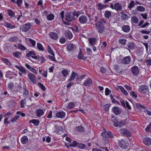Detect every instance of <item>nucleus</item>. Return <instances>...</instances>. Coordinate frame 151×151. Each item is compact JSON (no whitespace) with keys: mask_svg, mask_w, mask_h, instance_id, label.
Wrapping results in <instances>:
<instances>
[{"mask_svg":"<svg viewBox=\"0 0 151 151\" xmlns=\"http://www.w3.org/2000/svg\"><path fill=\"white\" fill-rule=\"evenodd\" d=\"M110 7L112 9H115L117 11H121L122 9V4L118 2L115 3L114 4H110Z\"/></svg>","mask_w":151,"mask_h":151,"instance_id":"nucleus-1","label":"nucleus"},{"mask_svg":"<svg viewBox=\"0 0 151 151\" xmlns=\"http://www.w3.org/2000/svg\"><path fill=\"white\" fill-rule=\"evenodd\" d=\"M141 4L137 1L131 0L128 5L127 8L131 10L132 8L135 5Z\"/></svg>","mask_w":151,"mask_h":151,"instance_id":"nucleus-2","label":"nucleus"},{"mask_svg":"<svg viewBox=\"0 0 151 151\" xmlns=\"http://www.w3.org/2000/svg\"><path fill=\"white\" fill-rule=\"evenodd\" d=\"M31 26V24L30 23H27L21 27L20 30L24 32H27L30 29Z\"/></svg>","mask_w":151,"mask_h":151,"instance_id":"nucleus-3","label":"nucleus"},{"mask_svg":"<svg viewBox=\"0 0 151 151\" xmlns=\"http://www.w3.org/2000/svg\"><path fill=\"white\" fill-rule=\"evenodd\" d=\"M148 91V86L146 85H141L139 86L138 91L141 93H146Z\"/></svg>","mask_w":151,"mask_h":151,"instance_id":"nucleus-4","label":"nucleus"},{"mask_svg":"<svg viewBox=\"0 0 151 151\" xmlns=\"http://www.w3.org/2000/svg\"><path fill=\"white\" fill-rule=\"evenodd\" d=\"M119 145L122 148L126 149L128 146L129 144L126 141L121 140L119 142Z\"/></svg>","mask_w":151,"mask_h":151,"instance_id":"nucleus-5","label":"nucleus"},{"mask_svg":"<svg viewBox=\"0 0 151 151\" xmlns=\"http://www.w3.org/2000/svg\"><path fill=\"white\" fill-rule=\"evenodd\" d=\"M102 136L105 138H112L113 137V134L109 131H105L102 132Z\"/></svg>","mask_w":151,"mask_h":151,"instance_id":"nucleus-6","label":"nucleus"},{"mask_svg":"<svg viewBox=\"0 0 151 151\" xmlns=\"http://www.w3.org/2000/svg\"><path fill=\"white\" fill-rule=\"evenodd\" d=\"M28 76L29 79L32 83L34 84L36 83V78L33 74L31 73H29L28 74Z\"/></svg>","mask_w":151,"mask_h":151,"instance_id":"nucleus-7","label":"nucleus"},{"mask_svg":"<svg viewBox=\"0 0 151 151\" xmlns=\"http://www.w3.org/2000/svg\"><path fill=\"white\" fill-rule=\"evenodd\" d=\"M132 74L135 76H137L139 73V70L138 67L136 65L134 66L131 69Z\"/></svg>","mask_w":151,"mask_h":151,"instance_id":"nucleus-8","label":"nucleus"},{"mask_svg":"<svg viewBox=\"0 0 151 151\" xmlns=\"http://www.w3.org/2000/svg\"><path fill=\"white\" fill-rule=\"evenodd\" d=\"M131 58L129 56L125 57L123 58L121 61L122 63L124 64H128L130 63L131 61Z\"/></svg>","mask_w":151,"mask_h":151,"instance_id":"nucleus-9","label":"nucleus"},{"mask_svg":"<svg viewBox=\"0 0 151 151\" xmlns=\"http://www.w3.org/2000/svg\"><path fill=\"white\" fill-rule=\"evenodd\" d=\"M120 132L123 135L127 137H130L131 136V132L125 129H121L120 130Z\"/></svg>","mask_w":151,"mask_h":151,"instance_id":"nucleus-10","label":"nucleus"},{"mask_svg":"<svg viewBox=\"0 0 151 151\" xmlns=\"http://www.w3.org/2000/svg\"><path fill=\"white\" fill-rule=\"evenodd\" d=\"M87 17L84 15L81 16L79 17V22L82 24L86 23L87 20Z\"/></svg>","mask_w":151,"mask_h":151,"instance_id":"nucleus-11","label":"nucleus"},{"mask_svg":"<svg viewBox=\"0 0 151 151\" xmlns=\"http://www.w3.org/2000/svg\"><path fill=\"white\" fill-rule=\"evenodd\" d=\"M112 111L113 113L116 115L120 114L122 112L121 110L117 106L113 107L112 108Z\"/></svg>","mask_w":151,"mask_h":151,"instance_id":"nucleus-12","label":"nucleus"},{"mask_svg":"<svg viewBox=\"0 0 151 151\" xmlns=\"http://www.w3.org/2000/svg\"><path fill=\"white\" fill-rule=\"evenodd\" d=\"M107 23V21L105 19L102 18L100 19L99 21L97 22L95 24L100 26H104V25Z\"/></svg>","mask_w":151,"mask_h":151,"instance_id":"nucleus-13","label":"nucleus"},{"mask_svg":"<svg viewBox=\"0 0 151 151\" xmlns=\"http://www.w3.org/2000/svg\"><path fill=\"white\" fill-rule=\"evenodd\" d=\"M97 8L98 10L101 11L102 9L106 8L108 7V5L102 4L100 3H98L97 4Z\"/></svg>","mask_w":151,"mask_h":151,"instance_id":"nucleus-14","label":"nucleus"},{"mask_svg":"<svg viewBox=\"0 0 151 151\" xmlns=\"http://www.w3.org/2000/svg\"><path fill=\"white\" fill-rule=\"evenodd\" d=\"M65 18L66 20L69 22H70L74 19V17L70 13L66 14Z\"/></svg>","mask_w":151,"mask_h":151,"instance_id":"nucleus-15","label":"nucleus"},{"mask_svg":"<svg viewBox=\"0 0 151 151\" xmlns=\"http://www.w3.org/2000/svg\"><path fill=\"white\" fill-rule=\"evenodd\" d=\"M49 35L51 38L54 40H57L58 38V34L54 32H50Z\"/></svg>","mask_w":151,"mask_h":151,"instance_id":"nucleus-16","label":"nucleus"},{"mask_svg":"<svg viewBox=\"0 0 151 151\" xmlns=\"http://www.w3.org/2000/svg\"><path fill=\"white\" fill-rule=\"evenodd\" d=\"M35 53L33 51H30L26 54V56L28 57H29L30 56L32 57V58L34 59H37V57L35 56Z\"/></svg>","mask_w":151,"mask_h":151,"instance_id":"nucleus-17","label":"nucleus"},{"mask_svg":"<svg viewBox=\"0 0 151 151\" xmlns=\"http://www.w3.org/2000/svg\"><path fill=\"white\" fill-rule=\"evenodd\" d=\"M96 30L100 33H102L104 31V26H100L99 25H96Z\"/></svg>","mask_w":151,"mask_h":151,"instance_id":"nucleus-18","label":"nucleus"},{"mask_svg":"<svg viewBox=\"0 0 151 151\" xmlns=\"http://www.w3.org/2000/svg\"><path fill=\"white\" fill-rule=\"evenodd\" d=\"M3 25L7 28L11 29L15 28L16 27L15 25H12L7 22H4L3 23Z\"/></svg>","mask_w":151,"mask_h":151,"instance_id":"nucleus-19","label":"nucleus"},{"mask_svg":"<svg viewBox=\"0 0 151 151\" xmlns=\"http://www.w3.org/2000/svg\"><path fill=\"white\" fill-rule=\"evenodd\" d=\"M15 67L16 68L19 70L21 73L24 74H26L27 73L26 70L22 66H19L17 65H15Z\"/></svg>","mask_w":151,"mask_h":151,"instance_id":"nucleus-20","label":"nucleus"},{"mask_svg":"<svg viewBox=\"0 0 151 151\" xmlns=\"http://www.w3.org/2000/svg\"><path fill=\"white\" fill-rule=\"evenodd\" d=\"M143 141L144 144L147 145L151 144V139L149 137H146L144 139Z\"/></svg>","mask_w":151,"mask_h":151,"instance_id":"nucleus-21","label":"nucleus"},{"mask_svg":"<svg viewBox=\"0 0 151 151\" xmlns=\"http://www.w3.org/2000/svg\"><path fill=\"white\" fill-rule=\"evenodd\" d=\"M65 113L63 111H59L56 114V116L58 118H62L64 117Z\"/></svg>","mask_w":151,"mask_h":151,"instance_id":"nucleus-22","label":"nucleus"},{"mask_svg":"<svg viewBox=\"0 0 151 151\" xmlns=\"http://www.w3.org/2000/svg\"><path fill=\"white\" fill-rule=\"evenodd\" d=\"M92 83V80L90 78H88L84 81L83 85L85 86H89L91 85Z\"/></svg>","mask_w":151,"mask_h":151,"instance_id":"nucleus-23","label":"nucleus"},{"mask_svg":"<svg viewBox=\"0 0 151 151\" xmlns=\"http://www.w3.org/2000/svg\"><path fill=\"white\" fill-rule=\"evenodd\" d=\"M65 36L68 38L71 39L73 37L72 32L70 31L67 30L65 31Z\"/></svg>","mask_w":151,"mask_h":151,"instance_id":"nucleus-24","label":"nucleus"},{"mask_svg":"<svg viewBox=\"0 0 151 151\" xmlns=\"http://www.w3.org/2000/svg\"><path fill=\"white\" fill-rule=\"evenodd\" d=\"M122 30L125 32H128L130 31V27L128 25H124L122 27Z\"/></svg>","mask_w":151,"mask_h":151,"instance_id":"nucleus-25","label":"nucleus"},{"mask_svg":"<svg viewBox=\"0 0 151 151\" xmlns=\"http://www.w3.org/2000/svg\"><path fill=\"white\" fill-rule=\"evenodd\" d=\"M36 116L37 117H40L44 114V111L42 109H39L36 111Z\"/></svg>","mask_w":151,"mask_h":151,"instance_id":"nucleus-26","label":"nucleus"},{"mask_svg":"<svg viewBox=\"0 0 151 151\" xmlns=\"http://www.w3.org/2000/svg\"><path fill=\"white\" fill-rule=\"evenodd\" d=\"M96 40L95 38H90L88 39L91 46L94 45L96 44Z\"/></svg>","mask_w":151,"mask_h":151,"instance_id":"nucleus-27","label":"nucleus"},{"mask_svg":"<svg viewBox=\"0 0 151 151\" xmlns=\"http://www.w3.org/2000/svg\"><path fill=\"white\" fill-rule=\"evenodd\" d=\"M21 140L22 144H25L28 142V140L27 137V136H24L21 138Z\"/></svg>","mask_w":151,"mask_h":151,"instance_id":"nucleus-28","label":"nucleus"},{"mask_svg":"<svg viewBox=\"0 0 151 151\" xmlns=\"http://www.w3.org/2000/svg\"><path fill=\"white\" fill-rule=\"evenodd\" d=\"M25 66L29 70L32 72L37 74V73L35 69L32 67L30 65L28 64H25Z\"/></svg>","mask_w":151,"mask_h":151,"instance_id":"nucleus-29","label":"nucleus"},{"mask_svg":"<svg viewBox=\"0 0 151 151\" xmlns=\"http://www.w3.org/2000/svg\"><path fill=\"white\" fill-rule=\"evenodd\" d=\"M25 42L26 43H27L28 41H29L32 44V46L33 47H34L35 46L36 42L35 41L30 39V38H25Z\"/></svg>","mask_w":151,"mask_h":151,"instance_id":"nucleus-30","label":"nucleus"},{"mask_svg":"<svg viewBox=\"0 0 151 151\" xmlns=\"http://www.w3.org/2000/svg\"><path fill=\"white\" fill-rule=\"evenodd\" d=\"M67 48L69 51H71L74 50V46L73 44L70 43L67 45Z\"/></svg>","mask_w":151,"mask_h":151,"instance_id":"nucleus-31","label":"nucleus"},{"mask_svg":"<svg viewBox=\"0 0 151 151\" xmlns=\"http://www.w3.org/2000/svg\"><path fill=\"white\" fill-rule=\"evenodd\" d=\"M137 10L139 12H144L145 11V8L142 6H138L136 8Z\"/></svg>","mask_w":151,"mask_h":151,"instance_id":"nucleus-32","label":"nucleus"},{"mask_svg":"<svg viewBox=\"0 0 151 151\" xmlns=\"http://www.w3.org/2000/svg\"><path fill=\"white\" fill-rule=\"evenodd\" d=\"M127 47L131 50H133L134 49L135 45L134 43L132 42H129L128 43L127 45Z\"/></svg>","mask_w":151,"mask_h":151,"instance_id":"nucleus-33","label":"nucleus"},{"mask_svg":"<svg viewBox=\"0 0 151 151\" xmlns=\"http://www.w3.org/2000/svg\"><path fill=\"white\" fill-rule=\"evenodd\" d=\"M29 94L28 91L26 88H23V96L24 98L27 97Z\"/></svg>","mask_w":151,"mask_h":151,"instance_id":"nucleus-34","label":"nucleus"},{"mask_svg":"<svg viewBox=\"0 0 151 151\" xmlns=\"http://www.w3.org/2000/svg\"><path fill=\"white\" fill-rule=\"evenodd\" d=\"M29 123H32L35 125L36 126H38L40 123V121L39 120L36 119H32L29 121Z\"/></svg>","mask_w":151,"mask_h":151,"instance_id":"nucleus-35","label":"nucleus"},{"mask_svg":"<svg viewBox=\"0 0 151 151\" xmlns=\"http://www.w3.org/2000/svg\"><path fill=\"white\" fill-rule=\"evenodd\" d=\"M77 58L78 59H81L84 61H85L86 59V58L84 57L81 51L79 52Z\"/></svg>","mask_w":151,"mask_h":151,"instance_id":"nucleus-36","label":"nucleus"},{"mask_svg":"<svg viewBox=\"0 0 151 151\" xmlns=\"http://www.w3.org/2000/svg\"><path fill=\"white\" fill-rule=\"evenodd\" d=\"M121 17L122 20H125L128 19L130 18V17L126 14H123Z\"/></svg>","mask_w":151,"mask_h":151,"instance_id":"nucleus-37","label":"nucleus"},{"mask_svg":"<svg viewBox=\"0 0 151 151\" xmlns=\"http://www.w3.org/2000/svg\"><path fill=\"white\" fill-rule=\"evenodd\" d=\"M18 39V38L16 36H13L10 37L9 39V40L13 42H16Z\"/></svg>","mask_w":151,"mask_h":151,"instance_id":"nucleus-38","label":"nucleus"},{"mask_svg":"<svg viewBox=\"0 0 151 151\" xmlns=\"http://www.w3.org/2000/svg\"><path fill=\"white\" fill-rule=\"evenodd\" d=\"M111 15V12L109 11H105L104 13V16L105 17L107 18H109Z\"/></svg>","mask_w":151,"mask_h":151,"instance_id":"nucleus-39","label":"nucleus"},{"mask_svg":"<svg viewBox=\"0 0 151 151\" xmlns=\"http://www.w3.org/2000/svg\"><path fill=\"white\" fill-rule=\"evenodd\" d=\"M1 60L4 63L8 65H10L11 64V63L6 58H1Z\"/></svg>","mask_w":151,"mask_h":151,"instance_id":"nucleus-40","label":"nucleus"},{"mask_svg":"<svg viewBox=\"0 0 151 151\" xmlns=\"http://www.w3.org/2000/svg\"><path fill=\"white\" fill-rule=\"evenodd\" d=\"M8 15L10 17H14L15 16L14 12L11 9H9L7 10Z\"/></svg>","mask_w":151,"mask_h":151,"instance_id":"nucleus-41","label":"nucleus"},{"mask_svg":"<svg viewBox=\"0 0 151 151\" xmlns=\"http://www.w3.org/2000/svg\"><path fill=\"white\" fill-rule=\"evenodd\" d=\"M127 40L126 39L120 38L119 40V42L122 45H124L126 44Z\"/></svg>","mask_w":151,"mask_h":151,"instance_id":"nucleus-42","label":"nucleus"},{"mask_svg":"<svg viewBox=\"0 0 151 151\" xmlns=\"http://www.w3.org/2000/svg\"><path fill=\"white\" fill-rule=\"evenodd\" d=\"M119 88L121 90L122 92L125 95H127L128 93L127 91L124 89L122 86H119Z\"/></svg>","mask_w":151,"mask_h":151,"instance_id":"nucleus-43","label":"nucleus"},{"mask_svg":"<svg viewBox=\"0 0 151 151\" xmlns=\"http://www.w3.org/2000/svg\"><path fill=\"white\" fill-rule=\"evenodd\" d=\"M75 73L73 71L71 74V76L70 78H69L68 81H71L74 79L75 78Z\"/></svg>","mask_w":151,"mask_h":151,"instance_id":"nucleus-44","label":"nucleus"},{"mask_svg":"<svg viewBox=\"0 0 151 151\" xmlns=\"http://www.w3.org/2000/svg\"><path fill=\"white\" fill-rule=\"evenodd\" d=\"M76 130L77 131L82 132L84 131V129L82 126H79L76 127Z\"/></svg>","mask_w":151,"mask_h":151,"instance_id":"nucleus-45","label":"nucleus"},{"mask_svg":"<svg viewBox=\"0 0 151 151\" xmlns=\"http://www.w3.org/2000/svg\"><path fill=\"white\" fill-rule=\"evenodd\" d=\"M37 47L40 50L44 51V49L42 44L39 43H37Z\"/></svg>","mask_w":151,"mask_h":151,"instance_id":"nucleus-46","label":"nucleus"},{"mask_svg":"<svg viewBox=\"0 0 151 151\" xmlns=\"http://www.w3.org/2000/svg\"><path fill=\"white\" fill-rule=\"evenodd\" d=\"M110 97L112 102L114 103H116L119 105L120 104L119 102L116 100L113 96L112 95H110Z\"/></svg>","mask_w":151,"mask_h":151,"instance_id":"nucleus-47","label":"nucleus"},{"mask_svg":"<svg viewBox=\"0 0 151 151\" xmlns=\"http://www.w3.org/2000/svg\"><path fill=\"white\" fill-rule=\"evenodd\" d=\"M132 21L134 23H137L139 22V19L137 17L133 16L132 18Z\"/></svg>","mask_w":151,"mask_h":151,"instance_id":"nucleus-48","label":"nucleus"},{"mask_svg":"<svg viewBox=\"0 0 151 151\" xmlns=\"http://www.w3.org/2000/svg\"><path fill=\"white\" fill-rule=\"evenodd\" d=\"M54 18V16L53 14H49L47 17V19L49 20H52Z\"/></svg>","mask_w":151,"mask_h":151,"instance_id":"nucleus-49","label":"nucleus"},{"mask_svg":"<svg viewBox=\"0 0 151 151\" xmlns=\"http://www.w3.org/2000/svg\"><path fill=\"white\" fill-rule=\"evenodd\" d=\"M75 106V104L73 102H71L69 103L68 106V108L71 109L73 108Z\"/></svg>","mask_w":151,"mask_h":151,"instance_id":"nucleus-50","label":"nucleus"},{"mask_svg":"<svg viewBox=\"0 0 151 151\" xmlns=\"http://www.w3.org/2000/svg\"><path fill=\"white\" fill-rule=\"evenodd\" d=\"M18 47L19 49L23 51L27 50L26 48L21 44H19L18 45Z\"/></svg>","mask_w":151,"mask_h":151,"instance_id":"nucleus-51","label":"nucleus"},{"mask_svg":"<svg viewBox=\"0 0 151 151\" xmlns=\"http://www.w3.org/2000/svg\"><path fill=\"white\" fill-rule=\"evenodd\" d=\"M19 117L20 116L19 115H17L11 119V121L12 122H14L16 121Z\"/></svg>","mask_w":151,"mask_h":151,"instance_id":"nucleus-52","label":"nucleus"},{"mask_svg":"<svg viewBox=\"0 0 151 151\" xmlns=\"http://www.w3.org/2000/svg\"><path fill=\"white\" fill-rule=\"evenodd\" d=\"M62 73L64 77H66L68 75V71L65 69L63 70L62 71Z\"/></svg>","mask_w":151,"mask_h":151,"instance_id":"nucleus-53","label":"nucleus"},{"mask_svg":"<svg viewBox=\"0 0 151 151\" xmlns=\"http://www.w3.org/2000/svg\"><path fill=\"white\" fill-rule=\"evenodd\" d=\"M110 106V105L109 104H106L104 106V109L106 111H108Z\"/></svg>","mask_w":151,"mask_h":151,"instance_id":"nucleus-54","label":"nucleus"},{"mask_svg":"<svg viewBox=\"0 0 151 151\" xmlns=\"http://www.w3.org/2000/svg\"><path fill=\"white\" fill-rule=\"evenodd\" d=\"M47 51L51 55H54V52L51 49V47L49 46L48 45L47 47Z\"/></svg>","mask_w":151,"mask_h":151,"instance_id":"nucleus-55","label":"nucleus"},{"mask_svg":"<svg viewBox=\"0 0 151 151\" xmlns=\"http://www.w3.org/2000/svg\"><path fill=\"white\" fill-rule=\"evenodd\" d=\"M124 123L122 122H118L117 124H116V127H122L124 125Z\"/></svg>","mask_w":151,"mask_h":151,"instance_id":"nucleus-56","label":"nucleus"},{"mask_svg":"<svg viewBox=\"0 0 151 151\" xmlns=\"http://www.w3.org/2000/svg\"><path fill=\"white\" fill-rule=\"evenodd\" d=\"M14 84L12 83H10L8 85V87L10 91L12 90L14 88Z\"/></svg>","mask_w":151,"mask_h":151,"instance_id":"nucleus-57","label":"nucleus"},{"mask_svg":"<svg viewBox=\"0 0 151 151\" xmlns=\"http://www.w3.org/2000/svg\"><path fill=\"white\" fill-rule=\"evenodd\" d=\"M78 143L76 141H74L72 143L70 144V146L73 147H76V146H78Z\"/></svg>","mask_w":151,"mask_h":151,"instance_id":"nucleus-58","label":"nucleus"},{"mask_svg":"<svg viewBox=\"0 0 151 151\" xmlns=\"http://www.w3.org/2000/svg\"><path fill=\"white\" fill-rule=\"evenodd\" d=\"M39 86L43 90L45 91L46 90L45 86L41 83H38Z\"/></svg>","mask_w":151,"mask_h":151,"instance_id":"nucleus-59","label":"nucleus"},{"mask_svg":"<svg viewBox=\"0 0 151 151\" xmlns=\"http://www.w3.org/2000/svg\"><path fill=\"white\" fill-rule=\"evenodd\" d=\"M111 91L109 90L108 88L105 89V94L106 96H108L111 93Z\"/></svg>","mask_w":151,"mask_h":151,"instance_id":"nucleus-60","label":"nucleus"},{"mask_svg":"<svg viewBox=\"0 0 151 151\" xmlns=\"http://www.w3.org/2000/svg\"><path fill=\"white\" fill-rule=\"evenodd\" d=\"M78 146L81 149H84L86 147V146L81 143H78Z\"/></svg>","mask_w":151,"mask_h":151,"instance_id":"nucleus-61","label":"nucleus"},{"mask_svg":"<svg viewBox=\"0 0 151 151\" xmlns=\"http://www.w3.org/2000/svg\"><path fill=\"white\" fill-rule=\"evenodd\" d=\"M24 102H25V99L21 100L20 101L21 106L22 108L24 107V105L25 104Z\"/></svg>","mask_w":151,"mask_h":151,"instance_id":"nucleus-62","label":"nucleus"},{"mask_svg":"<svg viewBox=\"0 0 151 151\" xmlns=\"http://www.w3.org/2000/svg\"><path fill=\"white\" fill-rule=\"evenodd\" d=\"M13 54L16 58L19 57V56L21 55L20 52H14Z\"/></svg>","mask_w":151,"mask_h":151,"instance_id":"nucleus-63","label":"nucleus"},{"mask_svg":"<svg viewBox=\"0 0 151 151\" xmlns=\"http://www.w3.org/2000/svg\"><path fill=\"white\" fill-rule=\"evenodd\" d=\"M65 41V38L64 37H62L60 39V42L62 44L64 43Z\"/></svg>","mask_w":151,"mask_h":151,"instance_id":"nucleus-64","label":"nucleus"}]
</instances>
